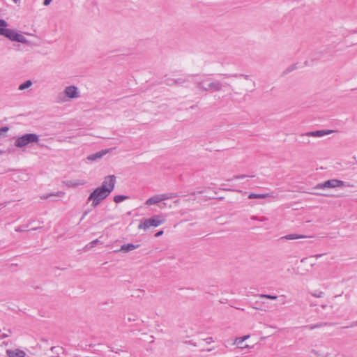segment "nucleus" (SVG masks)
Wrapping results in <instances>:
<instances>
[{"mask_svg":"<svg viewBox=\"0 0 357 357\" xmlns=\"http://www.w3.org/2000/svg\"><path fill=\"white\" fill-rule=\"evenodd\" d=\"M197 88L202 92L215 93L222 89V84L211 79H200L196 82Z\"/></svg>","mask_w":357,"mask_h":357,"instance_id":"1","label":"nucleus"},{"mask_svg":"<svg viewBox=\"0 0 357 357\" xmlns=\"http://www.w3.org/2000/svg\"><path fill=\"white\" fill-rule=\"evenodd\" d=\"M8 26L7 22L2 19H0V35H2L12 41H15L21 43L26 44L28 40L22 34L16 32L13 29H6Z\"/></svg>","mask_w":357,"mask_h":357,"instance_id":"2","label":"nucleus"},{"mask_svg":"<svg viewBox=\"0 0 357 357\" xmlns=\"http://www.w3.org/2000/svg\"><path fill=\"white\" fill-rule=\"evenodd\" d=\"M80 97V91L75 85H69L64 88L63 92L57 97V102L62 103L71 100L78 99Z\"/></svg>","mask_w":357,"mask_h":357,"instance_id":"3","label":"nucleus"},{"mask_svg":"<svg viewBox=\"0 0 357 357\" xmlns=\"http://www.w3.org/2000/svg\"><path fill=\"white\" fill-rule=\"evenodd\" d=\"M109 195L103 189L97 187L88 197L87 201L91 202V206L93 207L98 206L104 199H105Z\"/></svg>","mask_w":357,"mask_h":357,"instance_id":"4","label":"nucleus"},{"mask_svg":"<svg viewBox=\"0 0 357 357\" xmlns=\"http://www.w3.org/2000/svg\"><path fill=\"white\" fill-rule=\"evenodd\" d=\"M39 136L35 133H27L16 139L15 146L18 148H22L29 144L38 143Z\"/></svg>","mask_w":357,"mask_h":357,"instance_id":"5","label":"nucleus"},{"mask_svg":"<svg viewBox=\"0 0 357 357\" xmlns=\"http://www.w3.org/2000/svg\"><path fill=\"white\" fill-rule=\"evenodd\" d=\"M165 220L162 218L161 215H154L150 218L145 219L142 221L137 228L139 229L146 230L151 227H158L161 224L164 223Z\"/></svg>","mask_w":357,"mask_h":357,"instance_id":"6","label":"nucleus"},{"mask_svg":"<svg viewBox=\"0 0 357 357\" xmlns=\"http://www.w3.org/2000/svg\"><path fill=\"white\" fill-rule=\"evenodd\" d=\"M116 182V178L114 175H108L104 178L99 188L103 189L104 191L110 195L114 189Z\"/></svg>","mask_w":357,"mask_h":357,"instance_id":"7","label":"nucleus"},{"mask_svg":"<svg viewBox=\"0 0 357 357\" xmlns=\"http://www.w3.org/2000/svg\"><path fill=\"white\" fill-rule=\"evenodd\" d=\"M344 185V182L341 180L330 179L324 181V183H318L313 188L314 190H324L326 188H335L337 187H342Z\"/></svg>","mask_w":357,"mask_h":357,"instance_id":"8","label":"nucleus"},{"mask_svg":"<svg viewBox=\"0 0 357 357\" xmlns=\"http://www.w3.org/2000/svg\"><path fill=\"white\" fill-rule=\"evenodd\" d=\"M177 197V195L176 193H165V194H160V195H154L149 199H148L145 204L147 206H151L155 204H158L162 201L175 198Z\"/></svg>","mask_w":357,"mask_h":357,"instance_id":"9","label":"nucleus"},{"mask_svg":"<svg viewBox=\"0 0 357 357\" xmlns=\"http://www.w3.org/2000/svg\"><path fill=\"white\" fill-rule=\"evenodd\" d=\"M87 183L85 179H74V180H66L63 181V184L70 188H77L79 186H84Z\"/></svg>","mask_w":357,"mask_h":357,"instance_id":"10","label":"nucleus"},{"mask_svg":"<svg viewBox=\"0 0 357 357\" xmlns=\"http://www.w3.org/2000/svg\"><path fill=\"white\" fill-rule=\"evenodd\" d=\"M111 150H112L111 149H102L98 152L89 155L86 158V160L88 162H91L97 161L98 160H100L104 155H105L106 154L109 153Z\"/></svg>","mask_w":357,"mask_h":357,"instance_id":"11","label":"nucleus"},{"mask_svg":"<svg viewBox=\"0 0 357 357\" xmlns=\"http://www.w3.org/2000/svg\"><path fill=\"white\" fill-rule=\"evenodd\" d=\"M335 132L333 130H316L307 132L305 134H303L302 136H307V137H321L325 135H329Z\"/></svg>","mask_w":357,"mask_h":357,"instance_id":"12","label":"nucleus"},{"mask_svg":"<svg viewBox=\"0 0 357 357\" xmlns=\"http://www.w3.org/2000/svg\"><path fill=\"white\" fill-rule=\"evenodd\" d=\"M322 255H323L322 254H319V255H316L315 256H311L309 257H303L301 259V263L309 265L310 267H313L316 265V261L313 258L315 257L316 259H319Z\"/></svg>","mask_w":357,"mask_h":357,"instance_id":"13","label":"nucleus"},{"mask_svg":"<svg viewBox=\"0 0 357 357\" xmlns=\"http://www.w3.org/2000/svg\"><path fill=\"white\" fill-rule=\"evenodd\" d=\"M6 354L8 357H25L26 353L21 349H7Z\"/></svg>","mask_w":357,"mask_h":357,"instance_id":"14","label":"nucleus"},{"mask_svg":"<svg viewBox=\"0 0 357 357\" xmlns=\"http://www.w3.org/2000/svg\"><path fill=\"white\" fill-rule=\"evenodd\" d=\"M139 247V244H132V243H128V244H123L121 245L120 250L124 252H130L135 249H137Z\"/></svg>","mask_w":357,"mask_h":357,"instance_id":"15","label":"nucleus"},{"mask_svg":"<svg viewBox=\"0 0 357 357\" xmlns=\"http://www.w3.org/2000/svg\"><path fill=\"white\" fill-rule=\"evenodd\" d=\"M245 341H243L241 337H236L234 339L233 344L236 345L237 348L238 349H248L250 348V347L244 343Z\"/></svg>","mask_w":357,"mask_h":357,"instance_id":"16","label":"nucleus"},{"mask_svg":"<svg viewBox=\"0 0 357 357\" xmlns=\"http://www.w3.org/2000/svg\"><path fill=\"white\" fill-rule=\"evenodd\" d=\"M64 195H65V192H63V191H57V192H54V193H50V194H47V195H42V196H40V199H49L52 196L62 197Z\"/></svg>","mask_w":357,"mask_h":357,"instance_id":"17","label":"nucleus"},{"mask_svg":"<svg viewBox=\"0 0 357 357\" xmlns=\"http://www.w3.org/2000/svg\"><path fill=\"white\" fill-rule=\"evenodd\" d=\"M305 238H307L306 236L298 235V234H289V235H287V236H284V237H282V238H285L287 240H296V239Z\"/></svg>","mask_w":357,"mask_h":357,"instance_id":"18","label":"nucleus"},{"mask_svg":"<svg viewBox=\"0 0 357 357\" xmlns=\"http://www.w3.org/2000/svg\"><path fill=\"white\" fill-rule=\"evenodd\" d=\"M270 197V195L269 194H256V193H250L249 195H248V198L249 199H264V198H267V197Z\"/></svg>","mask_w":357,"mask_h":357,"instance_id":"19","label":"nucleus"},{"mask_svg":"<svg viewBox=\"0 0 357 357\" xmlns=\"http://www.w3.org/2000/svg\"><path fill=\"white\" fill-rule=\"evenodd\" d=\"M32 84H33V83L31 80H26L24 83H22L21 84L19 85L18 89L20 91H24V90L31 87L32 86Z\"/></svg>","mask_w":357,"mask_h":357,"instance_id":"20","label":"nucleus"},{"mask_svg":"<svg viewBox=\"0 0 357 357\" xmlns=\"http://www.w3.org/2000/svg\"><path fill=\"white\" fill-rule=\"evenodd\" d=\"M129 199L128 196L126 195H116L114 197V202L115 203H120L121 202H123L124 200H126Z\"/></svg>","mask_w":357,"mask_h":357,"instance_id":"21","label":"nucleus"},{"mask_svg":"<svg viewBox=\"0 0 357 357\" xmlns=\"http://www.w3.org/2000/svg\"><path fill=\"white\" fill-rule=\"evenodd\" d=\"M259 298H267L271 300H277L278 296L275 295H269V294H260Z\"/></svg>","mask_w":357,"mask_h":357,"instance_id":"22","label":"nucleus"},{"mask_svg":"<svg viewBox=\"0 0 357 357\" xmlns=\"http://www.w3.org/2000/svg\"><path fill=\"white\" fill-rule=\"evenodd\" d=\"M62 348L60 347H52L51 351L54 353H55L56 355H59L61 351H62Z\"/></svg>","mask_w":357,"mask_h":357,"instance_id":"23","label":"nucleus"},{"mask_svg":"<svg viewBox=\"0 0 357 357\" xmlns=\"http://www.w3.org/2000/svg\"><path fill=\"white\" fill-rule=\"evenodd\" d=\"M312 296L315 298H321L324 296V292L316 291V292L312 293Z\"/></svg>","mask_w":357,"mask_h":357,"instance_id":"24","label":"nucleus"},{"mask_svg":"<svg viewBox=\"0 0 357 357\" xmlns=\"http://www.w3.org/2000/svg\"><path fill=\"white\" fill-rule=\"evenodd\" d=\"M185 80L183 78H178V79L174 80V82L176 84H183V83H185Z\"/></svg>","mask_w":357,"mask_h":357,"instance_id":"25","label":"nucleus"},{"mask_svg":"<svg viewBox=\"0 0 357 357\" xmlns=\"http://www.w3.org/2000/svg\"><path fill=\"white\" fill-rule=\"evenodd\" d=\"M8 130V127H2L0 128V135L6 133Z\"/></svg>","mask_w":357,"mask_h":357,"instance_id":"26","label":"nucleus"},{"mask_svg":"<svg viewBox=\"0 0 357 357\" xmlns=\"http://www.w3.org/2000/svg\"><path fill=\"white\" fill-rule=\"evenodd\" d=\"M52 0H44L43 5L47 6L50 4Z\"/></svg>","mask_w":357,"mask_h":357,"instance_id":"27","label":"nucleus"},{"mask_svg":"<svg viewBox=\"0 0 357 357\" xmlns=\"http://www.w3.org/2000/svg\"><path fill=\"white\" fill-rule=\"evenodd\" d=\"M311 194L314 195L328 196V195L321 193V192H312Z\"/></svg>","mask_w":357,"mask_h":357,"instance_id":"28","label":"nucleus"},{"mask_svg":"<svg viewBox=\"0 0 357 357\" xmlns=\"http://www.w3.org/2000/svg\"><path fill=\"white\" fill-rule=\"evenodd\" d=\"M250 335H246L242 336V337H241V339H242L243 341H245V340H247L248 339H249V338H250Z\"/></svg>","mask_w":357,"mask_h":357,"instance_id":"29","label":"nucleus"},{"mask_svg":"<svg viewBox=\"0 0 357 357\" xmlns=\"http://www.w3.org/2000/svg\"><path fill=\"white\" fill-rule=\"evenodd\" d=\"M245 177H246V176L245 174H241V175L236 176V178L242 179V178H244Z\"/></svg>","mask_w":357,"mask_h":357,"instance_id":"30","label":"nucleus"},{"mask_svg":"<svg viewBox=\"0 0 357 357\" xmlns=\"http://www.w3.org/2000/svg\"><path fill=\"white\" fill-rule=\"evenodd\" d=\"M162 234H163V231H158V232L155 234V237H158V236H161Z\"/></svg>","mask_w":357,"mask_h":357,"instance_id":"31","label":"nucleus"},{"mask_svg":"<svg viewBox=\"0 0 357 357\" xmlns=\"http://www.w3.org/2000/svg\"><path fill=\"white\" fill-rule=\"evenodd\" d=\"M98 239H96V240H94V241H91V242L90 243V245H91V246H93V245H96V243H98Z\"/></svg>","mask_w":357,"mask_h":357,"instance_id":"32","label":"nucleus"},{"mask_svg":"<svg viewBox=\"0 0 357 357\" xmlns=\"http://www.w3.org/2000/svg\"><path fill=\"white\" fill-rule=\"evenodd\" d=\"M206 342H207L208 343L211 342H213V337H208V338L206 339Z\"/></svg>","mask_w":357,"mask_h":357,"instance_id":"33","label":"nucleus"},{"mask_svg":"<svg viewBox=\"0 0 357 357\" xmlns=\"http://www.w3.org/2000/svg\"><path fill=\"white\" fill-rule=\"evenodd\" d=\"M87 213H87V211H85V212L84 213L83 216H82V219H81V220H83V218H84L87 215Z\"/></svg>","mask_w":357,"mask_h":357,"instance_id":"34","label":"nucleus"},{"mask_svg":"<svg viewBox=\"0 0 357 357\" xmlns=\"http://www.w3.org/2000/svg\"><path fill=\"white\" fill-rule=\"evenodd\" d=\"M321 326V325H316V326H311V327H310V328H311V329H314V328H317V327H319V326Z\"/></svg>","mask_w":357,"mask_h":357,"instance_id":"35","label":"nucleus"},{"mask_svg":"<svg viewBox=\"0 0 357 357\" xmlns=\"http://www.w3.org/2000/svg\"><path fill=\"white\" fill-rule=\"evenodd\" d=\"M306 273H303V272H299L298 271L297 272V274H301V275H305Z\"/></svg>","mask_w":357,"mask_h":357,"instance_id":"36","label":"nucleus"},{"mask_svg":"<svg viewBox=\"0 0 357 357\" xmlns=\"http://www.w3.org/2000/svg\"><path fill=\"white\" fill-rule=\"evenodd\" d=\"M14 3H18L20 0H13Z\"/></svg>","mask_w":357,"mask_h":357,"instance_id":"37","label":"nucleus"},{"mask_svg":"<svg viewBox=\"0 0 357 357\" xmlns=\"http://www.w3.org/2000/svg\"><path fill=\"white\" fill-rule=\"evenodd\" d=\"M15 231H21L22 230H21L20 229H19V228H16V229H15Z\"/></svg>","mask_w":357,"mask_h":357,"instance_id":"38","label":"nucleus"},{"mask_svg":"<svg viewBox=\"0 0 357 357\" xmlns=\"http://www.w3.org/2000/svg\"><path fill=\"white\" fill-rule=\"evenodd\" d=\"M321 307H322L323 309H325V308H326L327 305H323Z\"/></svg>","mask_w":357,"mask_h":357,"instance_id":"39","label":"nucleus"},{"mask_svg":"<svg viewBox=\"0 0 357 357\" xmlns=\"http://www.w3.org/2000/svg\"><path fill=\"white\" fill-rule=\"evenodd\" d=\"M2 336H3V337H8V335H6V334H3V335H2Z\"/></svg>","mask_w":357,"mask_h":357,"instance_id":"40","label":"nucleus"},{"mask_svg":"<svg viewBox=\"0 0 357 357\" xmlns=\"http://www.w3.org/2000/svg\"><path fill=\"white\" fill-rule=\"evenodd\" d=\"M354 325L357 326V321L354 324Z\"/></svg>","mask_w":357,"mask_h":357,"instance_id":"41","label":"nucleus"},{"mask_svg":"<svg viewBox=\"0 0 357 357\" xmlns=\"http://www.w3.org/2000/svg\"><path fill=\"white\" fill-rule=\"evenodd\" d=\"M1 153H2V151H0V155H1Z\"/></svg>","mask_w":357,"mask_h":357,"instance_id":"42","label":"nucleus"}]
</instances>
